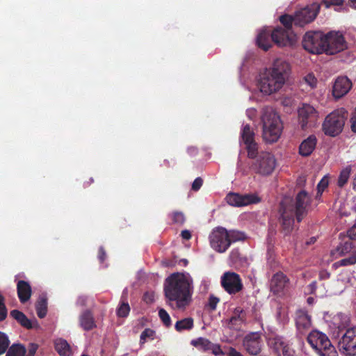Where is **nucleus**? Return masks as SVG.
<instances>
[{
    "label": "nucleus",
    "instance_id": "nucleus-1",
    "mask_svg": "<svg viewBox=\"0 0 356 356\" xmlns=\"http://www.w3.org/2000/svg\"><path fill=\"white\" fill-rule=\"evenodd\" d=\"M311 204V197L305 190L298 193L295 200L285 197L281 201L278 209V221L281 232L287 236L293 229L295 217L298 222L307 216Z\"/></svg>",
    "mask_w": 356,
    "mask_h": 356
},
{
    "label": "nucleus",
    "instance_id": "nucleus-2",
    "mask_svg": "<svg viewBox=\"0 0 356 356\" xmlns=\"http://www.w3.org/2000/svg\"><path fill=\"white\" fill-rule=\"evenodd\" d=\"M193 292V279L189 275L176 273L165 280V296L169 301H175L179 309H185L189 305Z\"/></svg>",
    "mask_w": 356,
    "mask_h": 356
},
{
    "label": "nucleus",
    "instance_id": "nucleus-3",
    "mask_svg": "<svg viewBox=\"0 0 356 356\" xmlns=\"http://www.w3.org/2000/svg\"><path fill=\"white\" fill-rule=\"evenodd\" d=\"M290 70L289 64L281 58L276 59L272 67L260 74L258 86L261 92L270 95L284 86Z\"/></svg>",
    "mask_w": 356,
    "mask_h": 356
},
{
    "label": "nucleus",
    "instance_id": "nucleus-4",
    "mask_svg": "<svg viewBox=\"0 0 356 356\" xmlns=\"http://www.w3.org/2000/svg\"><path fill=\"white\" fill-rule=\"evenodd\" d=\"M263 138L269 143L278 140L282 131V123L279 115L270 107L263 109Z\"/></svg>",
    "mask_w": 356,
    "mask_h": 356
},
{
    "label": "nucleus",
    "instance_id": "nucleus-5",
    "mask_svg": "<svg viewBox=\"0 0 356 356\" xmlns=\"http://www.w3.org/2000/svg\"><path fill=\"white\" fill-rule=\"evenodd\" d=\"M307 339L320 356H337L335 348L324 333L313 330L308 334Z\"/></svg>",
    "mask_w": 356,
    "mask_h": 356
},
{
    "label": "nucleus",
    "instance_id": "nucleus-6",
    "mask_svg": "<svg viewBox=\"0 0 356 356\" xmlns=\"http://www.w3.org/2000/svg\"><path fill=\"white\" fill-rule=\"evenodd\" d=\"M347 111L341 108L334 111L326 116L323 123V131L330 136H336L343 130Z\"/></svg>",
    "mask_w": 356,
    "mask_h": 356
},
{
    "label": "nucleus",
    "instance_id": "nucleus-7",
    "mask_svg": "<svg viewBox=\"0 0 356 356\" xmlns=\"http://www.w3.org/2000/svg\"><path fill=\"white\" fill-rule=\"evenodd\" d=\"M325 34L321 31H307L303 36V48L311 54L325 53Z\"/></svg>",
    "mask_w": 356,
    "mask_h": 356
},
{
    "label": "nucleus",
    "instance_id": "nucleus-8",
    "mask_svg": "<svg viewBox=\"0 0 356 356\" xmlns=\"http://www.w3.org/2000/svg\"><path fill=\"white\" fill-rule=\"evenodd\" d=\"M275 166V156L270 152H261L257 155L251 168L257 174L266 176L270 175Z\"/></svg>",
    "mask_w": 356,
    "mask_h": 356
},
{
    "label": "nucleus",
    "instance_id": "nucleus-9",
    "mask_svg": "<svg viewBox=\"0 0 356 356\" xmlns=\"http://www.w3.org/2000/svg\"><path fill=\"white\" fill-rule=\"evenodd\" d=\"M319 115L316 109L307 104H303L298 109V122L302 130L314 127Z\"/></svg>",
    "mask_w": 356,
    "mask_h": 356
},
{
    "label": "nucleus",
    "instance_id": "nucleus-10",
    "mask_svg": "<svg viewBox=\"0 0 356 356\" xmlns=\"http://www.w3.org/2000/svg\"><path fill=\"white\" fill-rule=\"evenodd\" d=\"M209 238L211 247L219 253L226 252L230 246L228 231L224 227L213 229Z\"/></svg>",
    "mask_w": 356,
    "mask_h": 356
},
{
    "label": "nucleus",
    "instance_id": "nucleus-11",
    "mask_svg": "<svg viewBox=\"0 0 356 356\" xmlns=\"http://www.w3.org/2000/svg\"><path fill=\"white\" fill-rule=\"evenodd\" d=\"M325 53L334 55L348 48L347 42L339 31H330L325 34Z\"/></svg>",
    "mask_w": 356,
    "mask_h": 356
},
{
    "label": "nucleus",
    "instance_id": "nucleus-12",
    "mask_svg": "<svg viewBox=\"0 0 356 356\" xmlns=\"http://www.w3.org/2000/svg\"><path fill=\"white\" fill-rule=\"evenodd\" d=\"M222 289L229 295H235L243 289L242 280L238 274L227 271L222 274L220 278Z\"/></svg>",
    "mask_w": 356,
    "mask_h": 356
},
{
    "label": "nucleus",
    "instance_id": "nucleus-13",
    "mask_svg": "<svg viewBox=\"0 0 356 356\" xmlns=\"http://www.w3.org/2000/svg\"><path fill=\"white\" fill-rule=\"evenodd\" d=\"M273 42L280 47H292L297 40L293 31L283 29L282 26L275 27L271 32Z\"/></svg>",
    "mask_w": 356,
    "mask_h": 356
},
{
    "label": "nucleus",
    "instance_id": "nucleus-14",
    "mask_svg": "<svg viewBox=\"0 0 356 356\" xmlns=\"http://www.w3.org/2000/svg\"><path fill=\"white\" fill-rule=\"evenodd\" d=\"M319 9V6L314 3L297 10L293 15L295 17V26L302 27L313 22L316 19Z\"/></svg>",
    "mask_w": 356,
    "mask_h": 356
},
{
    "label": "nucleus",
    "instance_id": "nucleus-15",
    "mask_svg": "<svg viewBox=\"0 0 356 356\" xmlns=\"http://www.w3.org/2000/svg\"><path fill=\"white\" fill-rule=\"evenodd\" d=\"M226 200L229 205L240 207L257 204L261 202V199L254 193L241 195L239 193H229L226 196Z\"/></svg>",
    "mask_w": 356,
    "mask_h": 356
},
{
    "label": "nucleus",
    "instance_id": "nucleus-16",
    "mask_svg": "<svg viewBox=\"0 0 356 356\" xmlns=\"http://www.w3.org/2000/svg\"><path fill=\"white\" fill-rule=\"evenodd\" d=\"M339 350L348 355H356V329L346 330L339 342Z\"/></svg>",
    "mask_w": 356,
    "mask_h": 356
},
{
    "label": "nucleus",
    "instance_id": "nucleus-17",
    "mask_svg": "<svg viewBox=\"0 0 356 356\" xmlns=\"http://www.w3.org/2000/svg\"><path fill=\"white\" fill-rule=\"evenodd\" d=\"M263 341L259 332H250L245 336L243 340V346L251 355H258L262 348Z\"/></svg>",
    "mask_w": 356,
    "mask_h": 356
},
{
    "label": "nucleus",
    "instance_id": "nucleus-18",
    "mask_svg": "<svg viewBox=\"0 0 356 356\" xmlns=\"http://www.w3.org/2000/svg\"><path fill=\"white\" fill-rule=\"evenodd\" d=\"M296 326L300 337L305 335L312 326L311 316L305 309H298L296 312Z\"/></svg>",
    "mask_w": 356,
    "mask_h": 356
},
{
    "label": "nucleus",
    "instance_id": "nucleus-19",
    "mask_svg": "<svg viewBox=\"0 0 356 356\" xmlns=\"http://www.w3.org/2000/svg\"><path fill=\"white\" fill-rule=\"evenodd\" d=\"M352 87V82L347 76L338 77L332 88V95L335 99H340L346 95Z\"/></svg>",
    "mask_w": 356,
    "mask_h": 356
},
{
    "label": "nucleus",
    "instance_id": "nucleus-20",
    "mask_svg": "<svg viewBox=\"0 0 356 356\" xmlns=\"http://www.w3.org/2000/svg\"><path fill=\"white\" fill-rule=\"evenodd\" d=\"M266 338L269 348L279 355L281 352L288 348V345L284 341L283 337L275 332L268 333Z\"/></svg>",
    "mask_w": 356,
    "mask_h": 356
},
{
    "label": "nucleus",
    "instance_id": "nucleus-21",
    "mask_svg": "<svg viewBox=\"0 0 356 356\" xmlns=\"http://www.w3.org/2000/svg\"><path fill=\"white\" fill-rule=\"evenodd\" d=\"M289 282L287 276L282 272H277L274 274L270 283V289L273 293L279 294L282 293Z\"/></svg>",
    "mask_w": 356,
    "mask_h": 356
},
{
    "label": "nucleus",
    "instance_id": "nucleus-22",
    "mask_svg": "<svg viewBox=\"0 0 356 356\" xmlns=\"http://www.w3.org/2000/svg\"><path fill=\"white\" fill-rule=\"evenodd\" d=\"M191 343L196 348L204 351H211L215 355H224L220 345L211 342L209 339L200 337L193 340Z\"/></svg>",
    "mask_w": 356,
    "mask_h": 356
},
{
    "label": "nucleus",
    "instance_id": "nucleus-23",
    "mask_svg": "<svg viewBox=\"0 0 356 356\" xmlns=\"http://www.w3.org/2000/svg\"><path fill=\"white\" fill-rule=\"evenodd\" d=\"M246 312L240 307H237L233 311L232 316L228 321V326L234 330H239L241 325L246 321Z\"/></svg>",
    "mask_w": 356,
    "mask_h": 356
},
{
    "label": "nucleus",
    "instance_id": "nucleus-24",
    "mask_svg": "<svg viewBox=\"0 0 356 356\" xmlns=\"http://www.w3.org/2000/svg\"><path fill=\"white\" fill-rule=\"evenodd\" d=\"M317 138L315 135H310L299 145V154L302 156H309L316 148Z\"/></svg>",
    "mask_w": 356,
    "mask_h": 356
},
{
    "label": "nucleus",
    "instance_id": "nucleus-25",
    "mask_svg": "<svg viewBox=\"0 0 356 356\" xmlns=\"http://www.w3.org/2000/svg\"><path fill=\"white\" fill-rule=\"evenodd\" d=\"M17 293L20 302H26L32 295L30 284L24 280H19L17 283Z\"/></svg>",
    "mask_w": 356,
    "mask_h": 356
},
{
    "label": "nucleus",
    "instance_id": "nucleus-26",
    "mask_svg": "<svg viewBox=\"0 0 356 356\" xmlns=\"http://www.w3.org/2000/svg\"><path fill=\"white\" fill-rule=\"evenodd\" d=\"M271 30H261L257 38L258 47L264 51H268L272 47Z\"/></svg>",
    "mask_w": 356,
    "mask_h": 356
},
{
    "label": "nucleus",
    "instance_id": "nucleus-27",
    "mask_svg": "<svg viewBox=\"0 0 356 356\" xmlns=\"http://www.w3.org/2000/svg\"><path fill=\"white\" fill-rule=\"evenodd\" d=\"M356 248L355 242L350 238L339 243V245L332 251V254L334 257H341L348 253H350L353 249Z\"/></svg>",
    "mask_w": 356,
    "mask_h": 356
},
{
    "label": "nucleus",
    "instance_id": "nucleus-28",
    "mask_svg": "<svg viewBox=\"0 0 356 356\" xmlns=\"http://www.w3.org/2000/svg\"><path fill=\"white\" fill-rule=\"evenodd\" d=\"M54 348L60 356H72V350L68 342L63 339L58 338L54 342Z\"/></svg>",
    "mask_w": 356,
    "mask_h": 356
},
{
    "label": "nucleus",
    "instance_id": "nucleus-29",
    "mask_svg": "<svg viewBox=\"0 0 356 356\" xmlns=\"http://www.w3.org/2000/svg\"><path fill=\"white\" fill-rule=\"evenodd\" d=\"M79 323L81 327L86 331L91 330L96 327L93 315L89 310H86L80 315Z\"/></svg>",
    "mask_w": 356,
    "mask_h": 356
},
{
    "label": "nucleus",
    "instance_id": "nucleus-30",
    "mask_svg": "<svg viewBox=\"0 0 356 356\" xmlns=\"http://www.w3.org/2000/svg\"><path fill=\"white\" fill-rule=\"evenodd\" d=\"M10 316L23 327L26 329H31L33 327L31 320L21 311L13 309L10 311Z\"/></svg>",
    "mask_w": 356,
    "mask_h": 356
},
{
    "label": "nucleus",
    "instance_id": "nucleus-31",
    "mask_svg": "<svg viewBox=\"0 0 356 356\" xmlns=\"http://www.w3.org/2000/svg\"><path fill=\"white\" fill-rule=\"evenodd\" d=\"M37 315L40 318H43L47 312V300L44 296H40L36 304Z\"/></svg>",
    "mask_w": 356,
    "mask_h": 356
},
{
    "label": "nucleus",
    "instance_id": "nucleus-32",
    "mask_svg": "<svg viewBox=\"0 0 356 356\" xmlns=\"http://www.w3.org/2000/svg\"><path fill=\"white\" fill-rule=\"evenodd\" d=\"M193 326V319L189 317L177 321L175 323V328L177 332H181L184 330H191Z\"/></svg>",
    "mask_w": 356,
    "mask_h": 356
},
{
    "label": "nucleus",
    "instance_id": "nucleus-33",
    "mask_svg": "<svg viewBox=\"0 0 356 356\" xmlns=\"http://www.w3.org/2000/svg\"><path fill=\"white\" fill-rule=\"evenodd\" d=\"M6 356H25L26 348L19 343H14L8 348Z\"/></svg>",
    "mask_w": 356,
    "mask_h": 356
},
{
    "label": "nucleus",
    "instance_id": "nucleus-34",
    "mask_svg": "<svg viewBox=\"0 0 356 356\" xmlns=\"http://www.w3.org/2000/svg\"><path fill=\"white\" fill-rule=\"evenodd\" d=\"M241 138L245 145L255 141L254 133L249 124L244 125L241 131Z\"/></svg>",
    "mask_w": 356,
    "mask_h": 356
},
{
    "label": "nucleus",
    "instance_id": "nucleus-35",
    "mask_svg": "<svg viewBox=\"0 0 356 356\" xmlns=\"http://www.w3.org/2000/svg\"><path fill=\"white\" fill-rule=\"evenodd\" d=\"M280 22L283 25V29L287 31H293L292 26H295L294 15L284 14L280 17Z\"/></svg>",
    "mask_w": 356,
    "mask_h": 356
},
{
    "label": "nucleus",
    "instance_id": "nucleus-36",
    "mask_svg": "<svg viewBox=\"0 0 356 356\" xmlns=\"http://www.w3.org/2000/svg\"><path fill=\"white\" fill-rule=\"evenodd\" d=\"M350 166H347L341 171L337 181V185L339 187L342 188L347 184L350 175Z\"/></svg>",
    "mask_w": 356,
    "mask_h": 356
},
{
    "label": "nucleus",
    "instance_id": "nucleus-37",
    "mask_svg": "<svg viewBox=\"0 0 356 356\" xmlns=\"http://www.w3.org/2000/svg\"><path fill=\"white\" fill-rule=\"evenodd\" d=\"M130 312V307L127 302L121 300L120 303L117 308L116 314L118 317L125 318Z\"/></svg>",
    "mask_w": 356,
    "mask_h": 356
},
{
    "label": "nucleus",
    "instance_id": "nucleus-38",
    "mask_svg": "<svg viewBox=\"0 0 356 356\" xmlns=\"http://www.w3.org/2000/svg\"><path fill=\"white\" fill-rule=\"evenodd\" d=\"M355 264H356V250L353 252L351 256L337 261L334 265L337 266H348Z\"/></svg>",
    "mask_w": 356,
    "mask_h": 356
},
{
    "label": "nucleus",
    "instance_id": "nucleus-39",
    "mask_svg": "<svg viewBox=\"0 0 356 356\" xmlns=\"http://www.w3.org/2000/svg\"><path fill=\"white\" fill-rule=\"evenodd\" d=\"M245 148L248 152V156L250 159H256L258 153V146L255 141L245 144Z\"/></svg>",
    "mask_w": 356,
    "mask_h": 356
},
{
    "label": "nucleus",
    "instance_id": "nucleus-40",
    "mask_svg": "<svg viewBox=\"0 0 356 356\" xmlns=\"http://www.w3.org/2000/svg\"><path fill=\"white\" fill-rule=\"evenodd\" d=\"M229 240L230 241V245L232 243L244 241L245 239V235L243 232L236 231V230H230L228 231Z\"/></svg>",
    "mask_w": 356,
    "mask_h": 356
},
{
    "label": "nucleus",
    "instance_id": "nucleus-41",
    "mask_svg": "<svg viewBox=\"0 0 356 356\" xmlns=\"http://www.w3.org/2000/svg\"><path fill=\"white\" fill-rule=\"evenodd\" d=\"M10 344V341L7 335L0 332V355L6 352Z\"/></svg>",
    "mask_w": 356,
    "mask_h": 356
},
{
    "label": "nucleus",
    "instance_id": "nucleus-42",
    "mask_svg": "<svg viewBox=\"0 0 356 356\" xmlns=\"http://www.w3.org/2000/svg\"><path fill=\"white\" fill-rule=\"evenodd\" d=\"M8 316V309L5 303V297L0 291V322L3 321Z\"/></svg>",
    "mask_w": 356,
    "mask_h": 356
},
{
    "label": "nucleus",
    "instance_id": "nucleus-43",
    "mask_svg": "<svg viewBox=\"0 0 356 356\" xmlns=\"http://www.w3.org/2000/svg\"><path fill=\"white\" fill-rule=\"evenodd\" d=\"M172 223L177 225H183L185 222V216L182 212L174 211L170 214Z\"/></svg>",
    "mask_w": 356,
    "mask_h": 356
},
{
    "label": "nucleus",
    "instance_id": "nucleus-44",
    "mask_svg": "<svg viewBox=\"0 0 356 356\" xmlns=\"http://www.w3.org/2000/svg\"><path fill=\"white\" fill-rule=\"evenodd\" d=\"M159 316L163 323L166 327H170L171 325V318L164 309H160L159 310Z\"/></svg>",
    "mask_w": 356,
    "mask_h": 356
},
{
    "label": "nucleus",
    "instance_id": "nucleus-45",
    "mask_svg": "<svg viewBox=\"0 0 356 356\" xmlns=\"http://www.w3.org/2000/svg\"><path fill=\"white\" fill-rule=\"evenodd\" d=\"M154 335L155 332L153 330L150 328H146L140 334V341L144 343L147 339H154Z\"/></svg>",
    "mask_w": 356,
    "mask_h": 356
},
{
    "label": "nucleus",
    "instance_id": "nucleus-46",
    "mask_svg": "<svg viewBox=\"0 0 356 356\" xmlns=\"http://www.w3.org/2000/svg\"><path fill=\"white\" fill-rule=\"evenodd\" d=\"M328 179L326 177H324L321 179L319 183L317 185V196H321L324 191V190L328 186Z\"/></svg>",
    "mask_w": 356,
    "mask_h": 356
},
{
    "label": "nucleus",
    "instance_id": "nucleus-47",
    "mask_svg": "<svg viewBox=\"0 0 356 356\" xmlns=\"http://www.w3.org/2000/svg\"><path fill=\"white\" fill-rule=\"evenodd\" d=\"M304 80L307 84H308L311 88H314L317 84V79L313 74H308L305 76Z\"/></svg>",
    "mask_w": 356,
    "mask_h": 356
},
{
    "label": "nucleus",
    "instance_id": "nucleus-48",
    "mask_svg": "<svg viewBox=\"0 0 356 356\" xmlns=\"http://www.w3.org/2000/svg\"><path fill=\"white\" fill-rule=\"evenodd\" d=\"M344 0H323V3L326 8H330L332 6H341L343 5Z\"/></svg>",
    "mask_w": 356,
    "mask_h": 356
},
{
    "label": "nucleus",
    "instance_id": "nucleus-49",
    "mask_svg": "<svg viewBox=\"0 0 356 356\" xmlns=\"http://www.w3.org/2000/svg\"><path fill=\"white\" fill-rule=\"evenodd\" d=\"M203 184V180L201 177H197L192 184V190L197 191L200 189Z\"/></svg>",
    "mask_w": 356,
    "mask_h": 356
},
{
    "label": "nucleus",
    "instance_id": "nucleus-50",
    "mask_svg": "<svg viewBox=\"0 0 356 356\" xmlns=\"http://www.w3.org/2000/svg\"><path fill=\"white\" fill-rule=\"evenodd\" d=\"M219 302V298L211 296L209 298V307L211 310H215L216 309L217 304Z\"/></svg>",
    "mask_w": 356,
    "mask_h": 356
},
{
    "label": "nucleus",
    "instance_id": "nucleus-51",
    "mask_svg": "<svg viewBox=\"0 0 356 356\" xmlns=\"http://www.w3.org/2000/svg\"><path fill=\"white\" fill-rule=\"evenodd\" d=\"M240 251L238 248L233 249L229 254V257L232 259V261L236 262L240 258Z\"/></svg>",
    "mask_w": 356,
    "mask_h": 356
},
{
    "label": "nucleus",
    "instance_id": "nucleus-52",
    "mask_svg": "<svg viewBox=\"0 0 356 356\" xmlns=\"http://www.w3.org/2000/svg\"><path fill=\"white\" fill-rule=\"evenodd\" d=\"M38 346L36 343H30L28 348V355L26 356H34Z\"/></svg>",
    "mask_w": 356,
    "mask_h": 356
},
{
    "label": "nucleus",
    "instance_id": "nucleus-53",
    "mask_svg": "<svg viewBox=\"0 0 356 356\" xmlns=\"http://www.w3.org/2000/svg\"><path fill=\"white\" fill-rule=\"evenodd\" d=\"M348 238L356 241V223L348 229Z\"/></svg>",
    "mask_w": 356,
    "mask_h": 356
},
{
    "label": "nucleus",
    "instance_id": "nucleus-54",
    "mask_svg": "<svg viewBox=\"0 0 356 356\" xmlns=\"http://www.w3.org/2000/svg\"><path fill=\"white\" fill-rule=\"evenodd\" d=\"M143 300L147 303H152L154 302V294L152 293L146 292L143 295Z\"/></svg>",
    "mask_w": 356,
    "mask_h": 356
},
{
    "label": "nucleus",
    "instance_id": "nucleus-55",
    "mask_svg": "<svg viewBox=\"0 0 356 356\" xmlns=\"http://www.w3.org/2000/svg\"><path fill=\"white\" fill-rule=\"evenodd\" d=\"M98 258L101 263H103L106 259V252L102 247L99 249Z\"/></svg>",
    "mask_w": 356,
    "mask_h": 356
},
{
    "label": "nucleus",
    "instance_id": "nucleus-56",
    "mask_svg": "<svg viewBox=\"0 0 356 356\" xmlns=\"http://www.w3.org/2000/svg\"><path fill=\"white\" fill-rule=\"evenodd\" d=\"M181 236L185 240H189L191 238V234L190 231L185 229L181 231Z\"/></svg>",
    "mask_w": 356,
    "mask_h": 356
},
{
    "label": "nucleus",
    "instance_id": "nucleus-57",
    "mask_svg": "<svg viewBox=\"0 0 356 356\" xmlns=\"http://www.w3.org/2000/svg\"><path fill=\"white\" fill-rule=\"evenodd\" d=\"M229 355V356H243L239 352L236 350L234 348H231Z\"/></svg>",
    "mask_w": 356,
    "mask_h": 356
},
{
    "label": "nucleus",
    "instance_id": "nucleus-58",
    "mask_svg": "<svg viewBox=\"0 0 356 356\" xmlns=\"http://www.w3.org/2000/svg\"><path fill=\"white\" fill-rule=\"evenodd\" d=\"M283 356H294L291 350H289V347L282 351Z\"/></svg>",
    "mask_w": 356,
    "mask_h": 356
},
{
    "label": "nucleus",
    "instance_id": "nucleus-59",
    "mask_svg": "<svg viewBox=\"0 0 356 356\" xmlns=\"http://www.w3.org/2000/svg\"><path fill=\"white\" fill-rule=\"evenodd\" d=\"M316 239L315 237H312L309 241L307 242V245H311L316 242Z\"/></svg>",
    "mask_w": 356,
    "mask_h": 356
},
{
    "label": "nucleus",
    "instance_id": "nucleus-60",
    "mask_svg": "<svg viewBox=\"0 0 356 356\" xmlns=\"http://www.w3.org/2000/svg\"><path fill=\"white\" fill-rule=\"evenodd\" d=\"M179 263H181L183 266H186L188 264V261L187 259H183L179 261Z\"/></svg>",
    "mask_w": 356,
    "mask_h": 356
},
{
    "label": "nucleus",
    "instance_id": "nucleus-61",
    "mask_svg": "<svg viewBox=\"0 0 356 356\" xmlns=\"http://www.w3.org/2000/svg\"><path fill=\"white\" fill-rule=\"evenodd\" d=\"M350 6L353 7L354 8H356V0H349Z\"/></svg>",
    "mask_w": 356,
    "mask_h": 356
},
{
    "label": "nucleus",
    "instance_id": "nucleus-62",
    "mask_svg": "<svg viewBox=\"0 0 356 356\" xmlns=\"http://www.w3.org/2000/svg\"><path fill=\"white\" fill-rule=\"evenodd\" d=\"M353 189L356 191V175L355 177L353 179Z\"/></svg>",
    "mask_w": 356,
    "mask_h": 356
},
{
    "label": "nucleus",
    "instance_id": "nucleus-63",
    "mask_svg": "<svg viewBox=\"0 0 356 356\" xmlns=\"http://www.w3.org/2000/svg\"><path fill=\"white\" fill-rule=\"evenodd\" d=\"M302 181H305V180H303L302 178H300V179L298 180V184H300V182Z\"/></svg>",
    "mask_w": 356,
    "mask_h": 356
},
{
    "label": "nucleus",
    "instance_id": "nucleus-64",
    "mask_svg": "<svg viewBox=\"0 0 356 356\" xmlns=\"http://www.w3.org/2000/svg\"><path fill=\"white\" fill-rule=\"evenodd\" d=\"M310 299H312V298H308V301L312 302V300H310Z\"/></svg>",
    "mask_w": 356,
    "mask_h": 356
}]
</instances>
